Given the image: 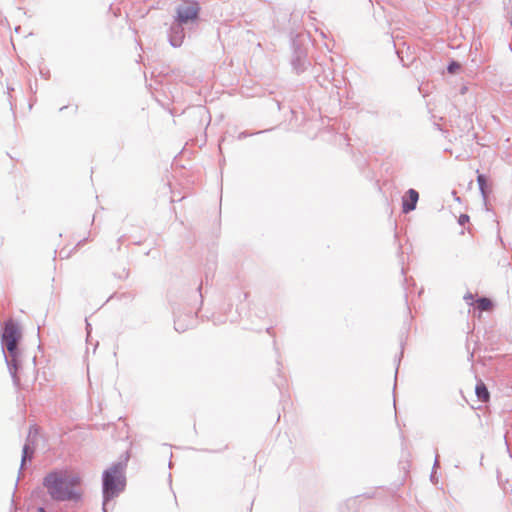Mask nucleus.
<instances>
[{
    "mask_svg": "<svg viewBox=\"0 0 512 512\" xmlns=\"http://www.w3.org/2000/svg\"><path fill=\"white\" fill-rule=\"evenodd\" d=\"M102 511H103V512H107V505H106V506H104V504H103V503H102Z\"/></svg>",
    "mask_w": 512,
    "mask_h": 512,
    "instance_id": "nucleus-20",
    "label": "nucleus"
},
{
    "mask_svg": "<svg viewBox=\"0 0 512 512\" xmlns=\"http://www.w3.org/2000/svg\"><path fill=\"white\" fill-rule=\"evenodd\" d=\"M467 222H469V216L467 214H461L458 218L459 225L464 226Z\"/></svg>",
    "mask_w": 512,
    "mask_h": 512,
    "instance_id": "nucleus-16",
    "label": "nucleus"
},
{
    "mask_svg": "<svg viewBox=\"0 0 512 512\" xmlns=\"http://www.w3.org/2000/svg\"><path fill=\"white\" fill-rule=\"evenodd\" d=\"M183 25V23H179L178 21L174 20V22L170 26L168 32V39L170 45L174 48L180 47L185 38Z\"/></svg>",
    "mask_w": 512,
    "mask_h": 512,
    "instance_id": "nucleus-5",
    "label": "nucleus"
},
{
    "mask_svg": "<svg viewBox=\"0 0 512 512\" xmlns=\"http://www.w3.org/2000/svg\"><path fill=\"white\" fill-rule=\"evenodd\" d=\"M65 482L67 487L71 489H75V487L79 486L81 484V477L78 475H68L65 471Z\"/></svg>",
    "mask_w": 512,
    "mask_h": 512,
    "instance_id": "nucleus-11",
    "label": "nucleus"
},
{
    "mask_svg": "<svg viewBox=\"0 0 512 512\" xmlns=\"http://www.w3.org/2000/svg\"><path fill=\"white\" fill-rule=\"evenodd\" d=\"M398 367L395 369V379H397Z\"/></svg>",
    "mask_w": 512,
    "mask_h": 512,
    "instance_id": "nucleus-21",
    "label": "nucleus"
},
{
    "mask_svg": "<svg viewBox=\"0 0 512 512\" xmlns=\"http://www.w3.org/2000/svg\"><path fill=\"white\" fill-rule=\"evenodd\" d=\"M477 307L481 311H488L492 308L493 303L492 301L487 297H480L476 301Z\"/></svg>",
    "mask_w": 512,
    "mask_h": 512,
    "instance_id": "nucleus-12",
    "label": "nucleus"
},
{
    "mask_svg": "<svg viewBox=\"0 0 512 512\" xmlns=\"http://www.w3.org/2000/svg\"><path fill=\"white\" fill-rule=\"evenodd\" d=\"M439 465V456L438 454H436L435 456V461H434V464H433V469H432V473L430 475V480L431 482H433L434 484L437 483V478H436V472H435V469L438 467Z\"/></svg>",
    "mask_w": 512,
    "mask_h": 512,
    "instance_id": "nucleus-15",
    "label": "nucleus"
},
{
    "mask_svg": "<svg viewBox=\"0 0 512 512\" xmlns=\"http://www.w3.org/2000/svg\"><path fill=\"white\" fill-rule=\"evenodd\" d=\"M419 193L415 189H409L402 197V212L407 214L416 209Z\"/></svg>",
    "mask_w": 512,
    "mask_h": 512,
    "instance_id": "nucleus-6",
    "label": "nucleus"
},
{
    "mask_svg": "<svg viewBox=\"0 0 512 512\" xmlns=\"http://www.w3.org/2000/svg\"><path fill=\"white\" fill-rule=\"evenodd\" d=\"M34 456V448L29 443H25L22 449L20 471L24 469L27 461H31Z\"/></svg>",
    "mask_w": 512,
    "mask_h": 512,
    "instance_id": "nucleus-9",
    "label": "nucleus"
},
{
    "mask_svg": "<svg viewBox=\"0 0 512 512\" xmlns=\"http://www.w3.org/2000/svg\"><path fill=\"white\" fill-rule=\"evenodd\" d=\"M460 68V63L455 60L450 61L449 64L447 65V71L450 74H455Z\"/></svg>",
    "mask_w": 512,
    "mask_h": 512,
    "instance_id": "nucleus-14",
    "label": "nucleus"
},
{
    "mask_svg": "<svg viewBox=\"0 0 512 512\" xmlns=\"http://www.w3.org/2000/svg\"><path fill=\"white\" fill-rule=\"evenodd\" d=\"M199 7L197 3H185L176 8L175 20L179 23L187 24L189 21H194L198 18Z\"/></svg>",
    "mask_w": 512,
    "mask_h": 512,
    "instance_id": "nucleus-4",
    "label": "nucleus"
},
{
    "mask_svg": "<svg viewBox=\"0 0 512 512\" xmlns=\"http://www.w3.org/2000/svg\"><path fill=\"white\" fill-rule=\"evenodd\" d=\"M37 512H47V511L45 510V508H43V507H39V508L37 509Z\"/></svg>",
    "mask_w": 512,
    "mask_h": 512,
    "instance_id": "nucleus-19",
    "label": "nucleus"
},
{
    "mask_svg": "<svg viewBox=\"0 0 512 512\" xmlns=\"http://www.w3.org/2000/svg\"><path fill=\"white\" fill-rule=\"evenodd\" d=\"M475 394L481 402H487L490 399V393L486 384L479 380L475 386Z\"/></svg>",
    "mask_w": 512,
    "mask_h": 512,
    "instance_id": "nucleus-8",
    "label": "nucleus"
},
{
    "mask_svg": "<svg viewBox=\"0 0 512 512\" xmlns=\"http://www.w3.org/2000/svg\"><path fill=\"white\" fill-rule=\"evenodd\" d=\"M464 299H466V300H468V299L472 300V299H473V295H472V294H470V293H468L466 296H464Z\"/></svg>",
    "mask_w": 512,
    "mask_h": 512,
    "instance_id": "nucleus-17",
    "label": "nucleus"
},
{
    "mask_svg": "<svg viewBox=\"0 0 512 512\" xmlns=\"http://www.w3.org/2000/svg\"><path fill=\"white\" fill-rule=\"evenodd\" d=\"M477 183L480 190V193L483 197L484 202L487 200V178L484 174L478 173L477 175Z\"/></svg>",
    "mask_w": 512,
    "mask_h": 512,
    "instance_id": "nucleus-10",
    "label": "nucleus"
},
{
    "mask_svg": "<svg viewBox=\"0 0 512 512\" xmlns=\"http://www.w3.org/2000/svg\"><path fill=\"white\" fill-rule=\"evenodd\" d=\"M42 485L47 489L50 498L57 502L82 500V493L67 487L65 482V471L54 469L43 478Z\"/></svg>",
    "mask_w": 512,
    "mask_h": 512,
    "instance_id": "nucleus-2",
    "label": "nucleus"
},
{
    "mask_svg": "<svg viewBox=\"0 0 512 512\" xmlns=\"http://www.w3.org/2000/svg\"><path fill=\"white\" fill-rule=\"evenodd\" d=\"M246 136H247V134H246L245 132H242V133H240V134H239V138H240V139H241V138H244V137H246Z\"/></svg>",
    "mask_w": 512,
    "mask_h": 512,
    "instance_id": "nucleus-18",
    "label": "nucleus"
},
{
    "mask_svg": "<svg viewBox=\"0 0 512 512\" xmlns=\"http://www.w3.org/2000/svg\"><path fill=\"white\" fill-rule=\"evenodd\" d=\"M125 468L126 464L124 462H117L104 470L102 474V496L104 506H106L108 502L113 500L115 497H118L125 490Z\"/></svg>",
    "mask_w": 512,
    "mask_h": 512,
    "instance_id": "nucleus-3",
    "label": "nucleus"
},
{
    "mask_svg": "<svg viewBox=\"0 0 512 512\" xmlns=\"http://www.w3.org/2000/svg\"><path fill=\"white\" fill-rule=\"evenodd\" d=\"M293 69L301 73L306 69V54L300 47H294V54L291 61Z\"/></svg>",
    "mask_w": 512,
    "mask_h": 512,
    "instance_id": "nucleus-7",
    "label": "nucleus"
},
{
    "mask_svg": "<svg viewBox=\"0 0 512 512\" xmlns=\"http://www.w3.org/2000/svg\"><path fill=\"white\" fill-rule=\"evenodd\" d=\"M21 338V332L18 328V325L9 320L5 322L3 331L1 333V344H2V352L5 358V362L8 366L9 373L12 377L13 384L16 387L20 385V378L17 373L21 367L19 361V349L18 343Z\"/></svg>",
    "mask_w": 512,
    "mask_h": 512,
    "instance_id": "nucleus-1",
    "label": "nucleus"
},
{
    "mask_svg": "<svg viewBox=\"0 0 512 512\" xmlns=\"http://www.w3.org/2000/svg\"><path fill=\"white\" fill-rule=\"evenodd\" d=\"M194 322V319L192 316H189V324H183L179 318H176L174 320V327L175 330L178 332H184L190 325H192Z\"/></svg>",
    "mask_w": 512,
    "mask_h": 512,
    "instance_id": "nucleus-13",
    "label": "nucleus"
}]
</instances>
